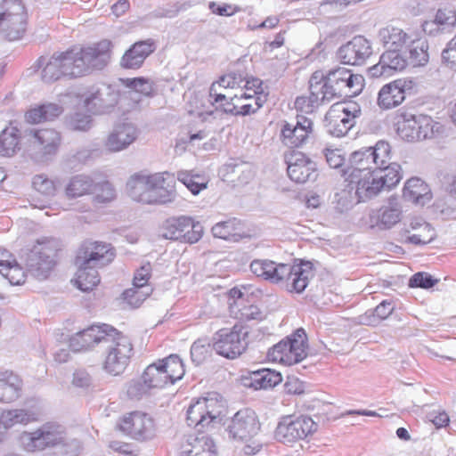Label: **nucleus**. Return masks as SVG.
<instances>
[{
  "label": "nucleus",
  "instance_id": "nucleus-33",
  "mask_svg": "<svg viewBox=\"0 0 456 456\" xmlns=\"http://www.w3.org/2000/svg\"><path fill=\"white\" fill-rule=\"evenodd\" d=\"M403 197L405 200L424 206L432 199L428 185L420 178L412 177L404 184Z\"/></svg>",
  "mask_w": 456,
  "mask_h": 456
},
{
  "label": "nucleus",
  "instance_id": "nucleus-18",
  "mask_svg": "<svg viewBox=\"0 0 456 456\" xmlns=\"http://www.w3.org/2000/svg\"><path fill=\"white\" fill-rule=\"evenodd\" d=\"M201 429L220 428L226 412V401L217 392H208L201 397Z\"/></svg>",
  "mask_w": 456,
  "mask_h": 456
},
{
  "label": "nucleus",
  "instance_id": "nucleus-32",
  "mask_svg": "<svg viewBox=\"0 0 456 456\" xmlns=\"http://www.w3.org/2000/svg\"><path fill=\"white\" fill-rule=\"evenodd\" d=\"M455 25L456 12L444 7L437 10L434 20L424 21L422 28L425 33L435 35L437 32L451 31Z\"/></svg>",
  "mask_w": 456,
  "mask_h": 456
},
{
  "label": "nucleus",
  "instance_id": "nucleus-62",
  "mask_svg": "<svg viewBox=\"0 0 456 456\" xmlns=\"http://www.w3.org/2000/svg\"><path fill=\"white\" fill-rule=\"evenodd\" d=\"M199 403V398L193 399L192 403L187 409L186 422L189 427L197 428L200 425V411L197 409Z\"/></svg>",
  "mask_w": 456,
  "mask_h": 456
},
{
  "label": "nucleus",
  "instance_id": "nucleus-37",
  "mask_svg": "<svg viewBox=\"0 0 456 456\" xmlns=\"http://www.w3.org/2000/svg\"><path fill=\"white\" fill-rule=\"evenodd\" d=\"M86 344H88V349H92L95 346H101L108 343L111 336L117 334V330L110 325H92L91 327L81 330Z\"/></svg>",
  "mask_w": 456,
  "mask_h": 456
},
{
  "label": "nucleus",
  "instance_id": "nucleus-42",
  "mask_svg": "<svg viewBox=\"0 0 456 456\" xmlns=\"http://www.w3.org/2000/svg\"><path fill=\"white\" fill-rule=\"evenodd\" d=\"M397 118L398 135L408 142L419 141L417 115L403 111L400 112Z\"/></svg>",
  "mask_w": 456,
  "mask_h": 456
},
{
  "label": "nucleus",
  "instance_id": "nucleus-9",
  "mask_svg": "<svg viewBox=\"0 0 456 456\" xmlns=\"http://www.w3.org/2000/svg\"><path fill=\"white\" fill-rule=\"evenodd\" d=\"M307 337L304 329L299 328L269 349L268 358L285 365L302 362L307 356Z\"/></svg>",
  "mask_w": 456,
  "mask_h": 456
},
{
  "label": "nucleus",
  "instance_id": "nucleus-23",
  "mask_svg": "<svg viewBox=\"0 0 456 456\" xmlns=\"http://www.w3.org/2000/svg\"><path fill=\"white\" fill-rule=\"evenodd\" d=\"M138 137V130L131 123L116 125L103 142L104 148L110 152H118L129 147Z\"/></svg>",
  "mask_w": 456,
  "mask_h": 456
},
{
  "label": "nucleus",
  "instance_id": "nucleus-6",
  "mask_svg": "<svg viewBox=\"0 0 456 456\" xmlns=\"http://www.w3.org/2000/svg\"><path fill=\"white\" fill-rule=\"evenodd\" d=\"M322 77L320 86L323 97L328 99V102L356 96L364 86V78L362 75L354 74L344 67L330 69L327 73L322 71Z\"/></svg>",
  "mask_w": 456,
  "mask_h": 456
},
{
  "label": "nucleus",
  "instance_id": "nucleus-43",
  "mask_svg": "<svg viewBox=\"0 0 456 456\" xmlns=\"http://www.w3.org/2000/svg\"><path fill=\"white\" fill-rule=\"evenodd\" d=\"M62 111V107L56 103H45L28 110L26 113V119L33 124L50 121L60 116Z\"/></svg>",
  "mask_w": 456,
  "mask_h": 456
},
{
  "label": "nucleus",
  "instance_id": "nucleus-53",
  "mask_svg": "<svg viewBox=\"0 0 456 456\" xmlns=\"http://www.w3.org/2000/svg\"><path fill=\"white\" fill-rule=\"evenodd\" d=\"M199 430L187 435L185 442L181 447L180 456H200Z\"/></svg>",
  "mask_w": 456,
  "mask_h": 456
},
{
  "label": "nucleus",
  "instance_id": "nucleus-11",
  "mask_svg": "<svg viewBox=\"0 0 456 456\" xmlns=\"http://www.w3.org/2000/svg\"><path fill=\"white\" fill-rule=\"evenodd\" d=\"M58 243L53 239L38 240L27 253L26 266L28 271L39 280L46 279L56 264Z\"/></svg>",
  "mask_w": 456,
  "mask_h": 456
},
{
  "label": "nucleus",
  "instance_id": "nucleus-39",
  "mask_svg": "<svg viewBox=\"0 0 456 456\" xmlns=\"http://www.w3.org/2000/svg\"><path fill=\"white\" fill-rule=\"evenodd\" d=\"M118 102V94L110 86H103L97 89L94 93L85 100V105L88 109L96 110H107L113 107Z\"/></svg>",
  "mask_w": 456,
  "mask_h": 456
},
{
  "label": "nucleus",
  "instance_id": "nucleus-49",
  "mask_svg": "<svg viewBox=\"0 0 456 456\" xmlns=\"http://www.w3.org/2000/svg\"><path fill=\"white\" fill-rule=\"evenodd\" d=\"M66 124L72 131L86 132L92 127L93 119L91 115L76 112L67 118Z\"/></svg>",
  "mask_w": 456,
  "mask_h": 456
},
{
  "label": "nucleus",
  "instance_id": "nucleus-36",
  "mask_svg": "<svg viewBox=\"0 0 456 456\" xmlns=\"http://www.w3.org/2000/svg\"><path fill=\"white\" fill-rule=\"evenodd\" d=\"M411 37L402 28L392 26L383 28L379 32V38L387 50H403Z\"/></svg>",
  "mask_w": 456,
  "mask_h": 456
},
{
  "label": "nucleus",
  "instance_id": "nucleus-21",
  "mask_svg": "<svg viewBox=\"0 0 456 456\" xmlns=\"http://www.w3.org/2000/svg\"><path fill=\"white\" fill-rule=\"evenodd\" d=\"M119 429L132 438L139 441L151 439L154 436V423L146 413L134 411L124 416L118 424Z\"/></svg>",
  "mask_w": 456,
  "mask_h": 456
},
{
  "label": "nucleus",
  "instance_id": "nucleus-13",
  "mask_svg": "<svg viewBox=\"0 0 456 456\" xmlns=\"http://www.w3.org/2000/svg\"><path fill=\"white\" fill-rule=\"evenodd\" d=\"M248 330L238 324L231 329H221L213 336V349L227 359H235L246 351L248 344Z\"/></svg>",
  "mask_w": 456,
  "mask_h": 456
},
{
  "label": "nucleus",
  "instance_id": "nucleus-7",
  "mask_svg": "<svg viewBox=\"0 0 456 456\" xmlns=\"http://www.w3.org/2000/svg\"><path fill=\"white\" fill-rule=\"evenodd\" d=\"M24 152L36 163H47L57 154L61 136L54 129L26 130L22 137Z\"/></svg>",
  "mask_w": 456,
  "mask_h": 456
},
{
  "label": "nucleus",
  "instance_id": "nucleus-27",
  "mask_svg": "<svg viewBox=\"0 0 456 456\" xmlns=\"http://www.w3.org/2000/svg\"><path fill=\"white\" fill-rule=\"evenodd\" d=\"M349 184H354L355 194L359 201H365L379 195L382 191L387 190L384 186V181H380L377 172L374 170L371 174L364 175L356 179L346 180Z\"/></svg>",
  "mask_w": 456,
  "mask_h": 456
},
{
  "label": "nucleus",
  "instance_id": "nucleus-63",
  "mask_svg": "<svg viewBox=\"0 0 456 456\" xmlns=\"http://www.w3.org/2000/svg\"><path fill=\"white\" fill-rule=\"evenodd\" d=\"M324 155L326 161L330 167L338 168L343 166L345 159L339 150L326 149L324 151Z\"/></svg>",
  "mask_w": 456,
  "mask_h": 456
},
{
  "label": "nucleus",
  "instance_id": "nucleus-47",
  "mask_svg": "<svg viewBox=\"0 0 456 456\" xmlns=\"http://www.w3.org/2000/svg\"><path fill=\"white\" fill-rule=\"evenodd\" d=\"M121 82L124 86L131 89L130 94H141L144 96H151L153 94V83L147 78H122Z\"/></svg>",
  "mask_w": 456,
  "mask_h": 456
},
{
  "label": "nucleus",
  "instance_id": "nucleus-38",
  "mask_svg": "<svg viewBox=\"0 0 456 456\" xmlns=\"http://www.w3.org/2000/svg\"><path fill=\"white\" fill-rule=\"evenodd\" d=\"M95 186L96 183L91 176L77 175L72 176L66 184L65 196L70 200L89 195L95 190Z\"/></svg>",
  "mask_w": 456,
  "mask_h": 456
},
{
  "label": "nucleus",
  "instance_id": "nucleus-8",
  "mask_svg": "<svg viewBox=\"0 0 456 456\" xmlns=\"http://www.w3.org/2000/svg\"><path fill=\"white\" fill-rule=\"evenodd\" d=\"M28 25V13L21 0H3L0 4V34L9 41L20 39Z\"/></svg>",
  "mask_w": 456,
  "mask_h": 456
},
{
  "label": "nucleus",
  "instance_id": "nucleus-61",
  "mask_svg": "<svg viewBox=\"0 0 456 456\" xmlns=\"http://www.w3.org/2000/svg\"><path fill=\"white\" fill-rule=\"evenodd\" d=\"M200 138V133H191V130H187L185 133L180 134L175 144L176 151L183 152L188 149L194 140Z\"/></svg>",
  "mask_w": 456,
  "mask_h": 456
},
{
  "label": "nucleus",
  "instance_id": "nucleus-45",
  "mask_svg": "<svg viewBox=\"0 0 456 456\" xmlns=\"http://www.w3.org/2000/svg\"><path fill=\"white\" fill-rule=\"evenodd\" d=\"M36 419V413L24 409H14L3 411L0 416V424L4 428H9L16 424H28Z\"/></svg>",
  "mask_w": 456,
  "mask_h": 456
},
{
  "label": "nucleus",
  "instance_id": "nucleus-1",
  "mask_svg": "<svg viewBox=\"0 0 456 456\" xmlns=\"http://www.w3.org/2000/svg\"><path fill=\"white\" fill-rule=\"evenodd\" d=\"M110 41L103 40L94 46L55 53L46 62L45 58H39V65H45L42 79L52 83L61 77H78L102 69L110 57Z\"/></svg>",
  "mask_w": 456,
  "mask_h": 456
},
{
  "label": "nucleus",
  "instance_id": "nucleus-30",
  "mask_svg": "<svg viewBox=\"0 0 456 456\" xmlns=\"http://www.w3.org/2000/svg\"><path fill=\"white\" fill-rule=\"evenodd\" d=\"M405 81L401 79L383 86L378 95V105L383 110H389L400 105L405 99Z\"/></svg>",
  "mask_w": 456,
  "mask_h": 456
},
{
  "label": "nucleus",
  "instance_id": "nucleus-60",
  "mask_svg": "<svg viewBox=\"0 0 456 456\" xmlns=\"http://www.w3.org/2000/svg\"><path fill=\"white\" fill-rule=\"evenodd\" d=\"M151 272V266L150 263H146L137 269L133 280L134 286L136 289L144 287L149 281Z\"/></svg>",
  "mask_w": 456,
  "mask_h": 456
},
{
  "label": "nucleus",
  "instance_id": "nucleus-52",
  "mask_svg": "<svg viewBox=\"0 0 456 456\" xmlns=\"http://www.w3.org/2000/svg\"><path fill=\"white\" fill-rule=\"evenodd\" d=\"M92 194H94V201L97 203L110 202L116 196L115 189L108 181L96 183L95 190H94Z\"/></svg>",
  "mask_w": 456,
  "mask_h": 456
},
{
  "label": "nucleus",
  "instance_id": "nucleus-22",
  "mask_svg": "<svg viewBox=\"0 0 456 456\" xmlns=\"http://www.w3.org/2000/svg\"><path fill=\"white\" fill-rule=\"evenodd\" d=\"M289 177L297 183L314 181L317 177L315 162L300 151L292 152L286 157Z\"/></svg>",
  "mask_w": 456,
  "mask_h": 456
},
{
  "label": "nucleus",
  "instance_id": "nucleus-44",
  "mask_svg": "<svg viewBox=\"0 0 456 456\" xmlns=\"http://www.w3.org/2000/svg\"><path fill=\"white\" fill-rule=\"evenodd\" d=\"M380 181H384V186L387 190H390L396 186L402 179L401 166L391 159L386 165H379L375 169Z\"/></svg>",
  "mask_w": 456,
  "mask_h": 456
},
{
  "label": "nucleus",
  "instance_id": "nucleus-10",
  "mask_svg": "<svg viewBox=\"0 0 456 456\" xmlns=\"http://www.w3.org/2000/svg\"><path fill=\"white\" fill-rule=\"evenodd\" d=\"M184 375V368L177 354H171L150 364L142 373V379L151 388H162L174 384Z\"/></svg>",
  "mask_w": 456,
  "mask_h": 456
},
{
  "label": "nucleus",
  "instance_id": "nucleus-4",
  "mask_svg": "<svg viewBox=\"0 0 456 456\" xmlns=\"http://www.w3.org/2000/svg\"><path fill=\"white\" fill-rule=\"evenodd\" d=\"M126 186L131 198L143 204H166L176 198L174 176L169 173L134 175Z\"/></svg>",
  "mask_w": 456,
  "mask_h": 456
},
{
  "label": "nucleus",
  "instance_id": "nucleus-59",
  "mask_svg": "<svg viewBox=\"0 0 456 456\" xmlns=\"http://www.w3.org/2000/svg\"><path fill=\"white\" fill-rule=\"evenodd\" d=\"M444 63L452 69H456V36L447 44L442 53Z\"/></svg>",
  "mask_w": 456,
  "mask_h": 456
},
{
  "label": "nucleus",
  "instance_id": "nucleus-35",
  "mask_svg": "<svg viewBox=\"0 0 456 456\" xmlns=\"http://www.w3.org/2000/svg\"><path fill=\"white\" fill-rule=\"evenodd\" d=\"M211 232L214 237L225 240L239 241L242 238L248 237L243 224L237 218L216 224L212 227Z\"/></svg>",
  "mask_w": 456,
  "mask_h": 456
},
{
  "label": "nucleus",
  "instance_id": "nucleus-54",
  "mask_svg": "<svg viewBox=\"0 0 456 456\" xmlns=\"http://www.w3.org/2000/svg\"><path fill=\"white\" fill-rule=\"evenodd\" d=\"M151 389V387L148 386V383L144 382L142 376L141 379L131 380L128 383L126 393L131 399H141Z\"/></svg>",
  "mask_w": 456,
  "mask_h": 456
},
{
  "label": "nucleus",
  "instance_id": "nucleus-16",
  "mask_svg": "<svg viewBox=\"0 0 456 456\" xmlns=\"http://www.w3.org/2000/svg\"><path fill=\"white\" fill-rule=\"evenodd\" d=\"M360 115L361 109L356 103H350L346 107L339 102L333 104L325 115L329 133L336 137L346 135Z\"/></svg>",
  "mask_w": 456,
  "mask_h": 456
},
{
  "label": "nucleus",
  "instance_id": "nucleus-56",
  "mask_svg": "<svg viewBox=\"0 0 456 456\" xmlns=\"http://www.w3.org/2000/svg\"><path fill=\"white\" fill-rule=\"evenodd\" d=\"M437 282L438 280L434 279L429 273L419 272L411 277L409 286L411 288L430 289Z\"/></svg>",
  "mask_w": 456,
  "mask_h": 456
},
{
  "label": "nucleus",
  "instance_id": "nucleus-2",
  "mask_svg": "<svg viewBox=\"0 0 456 456\" xmlns=\"http://www.w3.org/2000/svg\"><path fill=\"white\" fill-rule=\"evenodd\" d=\"M250 271L273 283H281L289 292L302 293L314 277L313 265L302 262L299 265L276 264L267 259H255Z\"/></svg>",
  "mask_w": 456,
  "mask_h": 456
},
{
  "label": "nucleus",
  "instance_id": "nucleus-17",
  "mask_svg": "<svg viewBox=\"0 0 456 456\" xmlns=\"http://www.w3.org/2000/svg\"><path fill=\"white\" fill-rule=\"evenodd\" d=\"M261 424L256 413L248 408L240 410L231 419L226 427L229 438L235 441H248L256 436Z\"/></svg>",
  "mask_w": 456,
  "mask_h": 456
},
{
  "label": "nucleus",
  "instance_id": "nucleus-26",
  "mask_svg": "<svg viewBox=\"0 0 456 456\" xmlns=\"http://www.w3.org/2000/svg\"><path fill=\"white\" fill-rule=\"evenodd\" d=\"M221 175L224 182L236 186L248 183L254 177L255 171L250 162L231 159L222 167Z\"/></svg>",
  "mask_w": 456,
  "mask_h": 456
},
{
  "label": "nucleus",
  "instance_id": "nucleus-25",
  "mask_svg": "<svg viewBox=\"0 0 456 456\" xmlns=\"http://www.w3.org/2000/svg\"><path fill=\"white\" fill-rule=\"evenodd\" d=\"M403 50H386L378 64L370 68L371 77L390 76L394 71H401L408 65V60L402 53Z\"/></svg>",
  "mask_w": 456,
  "mask_h": 456
},
{
  "label": "nucleus",
  "instance_id": "nucleus-24",
  "mask_svg": "<svg viewBox=\"0 0 456 456\" xmlns=\"http://www.w3.org/2000/svg\"><path fill=\"white\" fill-rule=\"evenodd\" d=\"M322 71L316 70L309 79V96H298L295 101L296 109L305 113H313L321 104L329 102L323 97L320 82L322 79Z\"/></svg>",
  "mask_w": 456,
  "mask_h": 456
},
{
  "label": "nucleus",
  "instance_id": "nucleus-48",
  "mask_svg": "<svg viewBox=\"0 0 456 456\" xmlns=\"http://www.w3.org/2000/svg\"><path fill=\"white\" fill-rule=\"evenodd\" d=\"M232 79V76L226 74L221 77L218 81L212 83L209 88V96L214 98L215 102H221L226 98V95L220 91L221 88L226 89L237 86L238 83Z\"/></svg>",
  "mask_w": 456,
  "mask_h": 456
},
{
  "label": "nucleus",
  "instance_id": "nucleus-40",
  "mask_svg": "<svg viewBox=\"0 0 456 456\" xmlns=\"http://www.w3.org/2000/svg\"><path fill=\"white\" fill-rule=\"evenodd\" d=\"M195 228L194 221L189 216L171 217L162 227V236L167 240H180L187 229Z\"/></svg>",
  "mask_w": 456,
  "mask_h": 456
},
{
  "label": "nucleus",
  "instance_id": "nucleus-57",
  "mask_svg": "<svg viewBox=\"0 0 456 456\" xmlns=\"http://www.w3.org/2000/svg\"><path fill=\"white\" fill-rule=\"evenodd\" d=\"M32 184L35 190L45 196H52L54 194L55 186L53 182L44 175H37L34 176Z\"/></svg>",
  "mask_w": 456,
  "mask_h": 456
},
{
  "label": "nucleus",
  "instance_id": "nucleus-12",
  "mask_svg": "<svg viewBox=\"0 0 456 456\" xmlns=\"http://www.w3.org/2000/svg\"><path fill=\"white\" fill-rule=\"evenodd\" d=\"M66 441L65 428L56 423L44 424L34 432H24L20 436L21 446L30 452L65 445Z\"/></svg>",
  "mask_w": 456,
  "mask_h": 456
},
{
  "label": "nucleus",
  "instance_id": "nucleus-50",
  "mask_svg": "<svg viewBox=\"0 0 456 456\" xmlns=\"http://www.w3.org/2000/svg\"><path fill=\"white\" fill-rule=\"evenodd\" d=\"M9 253L6 250L0 249V272L10 271L12 273H18L19 277H11V284L20 285L25 281L24 272L17 265H12L7 259Z\"/></svg>",
  "mask_w": 456,
  "mask_h": 456
},
{
  "label": "nucleus",
  "instance_id": "nucleus-31",
  "mask_svg": "<svg viewBox=\"0 0 456 456\" xmlns=\"http://www.w3.org/2000/svg\"><path fill=\"white\" fill-rule=\"evenodd\" d=\"M23 381L12 370H0V402L12 403L20 397Z\"/></svg>",
  "mask_w": 456,
  "mask_h": 456
},
{
  "label": "nucleus",
  "instance_id": "nucleus-20",
  "mask_svg": "<svg viewBox=\"0 0 456 456\" xmlns=\"http://www.w3.org/2000/svg\"><path fill=\"white\" fill-rule=\"evenodd\" d=\"M372 54V45L363 36H355L347 43L342 45L337 55L340 61L344 64L352 66H360Z\"/></svg>",
  "mask_w": 456,
  "mask_h": 456
},
{
  "label": "nucleus",
  "instance_id": "nucleus-3",
  "mask_svg": "<svg viewBox=\"0 0 456 456\" xmlns=\"http://www.w3.org/2000/svg\"><path fill=\"white\" fill-rule=\"evenodd\" d=\"M115 257L110 244L85 241L77 249L75 258L77 288L82 291L92 290L100 282L98 269L111 263Z\"/></svg>",
  "mask_w": 456,
  "mask_h": 456
},
{
  "label": "nucleus",
  "instance_id": "nucleus-34",
  "mask_svg": "<svg viewBox=\"0 0 456 456\" xmlns=\"http://www.w3.org/2000/svg\"><path fill=\"white\" fill-rule=\"evenodd\" d=\"M402 213L401 206L397 202L390 201L387 206H383L371 215L370 220L373 226L382 230L390 229L401 221Z\"/></svg>",
  "mask_w": 456,
  "mask_h": 456
},
{
  "label": "nucleus",
  "instance_id": "nucleus-5",
  "mask_svg": "<svg viewBox=\"0 0 456 456\" xmlns=\"http://www.w3.org/2000/svg\"><path fill=\"white\" fill-rule=\"evenodd\" d=\"M390 159V145L387 142L379 141L374 147L362 148L354 151L350 155L348 165L342 170V175L345 181L356 179L371 174L379 165H386Z\"/></svg>",
  "mask_w": 456,
  "mask_h": 456
},
{
  "label": "nucleus",
  "instance_id": "nucleus-19",
  "mask_svg": "<svg viewBox=\"0 0 456 456\" xmlns=\"http://www.w3.org/2000/svg\"><path fill=\"white\" fill-rule=\"evenodd\" d=\"M281 141L289 148L303 146L314 137L313 121L304 116H297L296 123L285 122L281 133Z\"/></svg>",
  "mask_w": 456,
  "mask_h": 456
},
{
  "label": "nucleus",
  "instance_id": "nucleus-46",
  "mask_svg": "<svg viewBox=\"0 0 456 456\" xmlns=\"http://www.w3.org/2000/svg\"><path fill=\"white\" fill-rule=\"evenodd\" d=\"M409 53L410 62L413 66H424L428 62V45L427 42L411 37V41L405 46Z\"/></svg>",
  "mask_w": 456,
  "mask_h": 456
},
{
  "label": "nucleus",
  "instance_id": "nucleus-58",
  "mask_svg": "<svg viewBox=\"0 0 456 456\" xmlns=\"http://www.w3.org/2000/svg\"><path fill=\"white\" fill-rule=\"evenodd\" d=\"M423 230L428 232L426 235L413 234L407 238V241L415 245H426L432 242L436 238L435 230L429 224H423Z\"/></svg>",
  "mask_w": 456,
  "mask_h": 456
},
{
  "label": "nucleus",
  "instance_id": "nucleus-55",
  "mask_svg": "<svg viewBox=\"0 0 456 456\" xmlns=\"http://www.w3.org/2000/svg\"><path fill=\"white\" fill-rule=\"evenodd\" d=\"M199 177L200 175L194 173V170H180L177 172L178 181L184 184L194 195L200 193V183L195 181Z\"/></svg>",
  "mask_w": 456,
  "mask_h": 456
},
{
  "label": "nucleus",
  "instance_id": "nucleus-14",
  "mask_svg": "<svg viewBox=\"0 0 456 456\" xmlns=\"http://www.w3.org/2000/svg\"><path fill=\"white\" fill-rule=\"evenodd\" d=\"M107 352L103 362V369L113 376L124 372L132 356L133 346L129 338L117 330L108 343L102 346Z\"/></svg>",
  "mask_w": 456,
  "mask_h": 456
},
{
  "label": "nucleus",
  "instance_id": "nucleus-41",
  "mask_svg": "<svg viewBox=\"0 0 456 456\" xmlns=\"http://www.w3.org/2000/svg\"><path fill=\"white\" fill-rule=\"evenodd\" d=\"M20 134L17 127L7 126L0 133V156L12 157L20 150Z\"/></svg>",
  "mask_w": 456,
  "mask_h": 456
},
{
  "label": "nucleus",
  "instance_id": "nucleus-29",
  "mask_svg": "<svg viewBox=\"0 0 456 456\" xmlns=\"http://www.w3.org/2000/svg\"><path fill=\"white\" fill-rule=\"evenodd\" d=\"M154 51L155 45L152 39L136 42L124 53L120 65L126 69H138Z\"/></svg>",
  "mask_w": 456,
  "mask_h": 456
},
{
  "label": "nucleus",
  "instance_id": "nucleus-28",
  "mask_svg": "<svg viewBox=\"0 0 456 456\" xmlns=\"http://www.w3.org/2000/svg\"><path fill=\"white\" fill-rule=\"evenodd\" d=\"M280 372L270 369H262L243 375L240 379L241 385L245 387L258 389H267L275 387L281 382Z\"/></svg>",
  "mask_w": 456,
  "mask_h": 456
},
{
  "label": "nucleus",
  "instance_id": "nucleus-64",
  "mask_svg": "<svg viewBox=\"0 0 456 456\" xmlns=\"http://www.w3.org/2000/svg\"><path fill=\"white\" fill-rule=\"evenodd\" d=\"M208 7L213 13L220 16H232L239 10L238 7L232 4H224L223 5H217L215 2H210Z\"/></svg>",
  "mask_w": 456,
  "mask_h": 456
},
{
  "label": "nucleus",
  "instance_id": "nucleus-51",
  "mask_svg": "<svg viewBox=\"0 0 456 456\" xmlns=\"http://www.w3.org/2000/svg\"><path fill=\"white\" fill-rule=\"evenodd\" d=\"M436 125L438 124L435 123L431 117L423 114L417 115L419 141L433 137Z\"/></svg>",
  "mask_w": 456,
  "mask_h": 456
},
{
  "label": "nucleus",
  "instance_id": "nucleus-15",
  "mask_svg": "<svg viewBox=\"0 0 456 456\" xmlns=\"http://www.w3.org/2000/svg\"><path fill=\"white\" fill-rule=\"evenodd\" d=\"M318 425L306 415L281 418L275 429V438L282 444L303 440L317 430Z\"/></svg>",
  "mask_w": 456,
  "mask_h": 456
}]
</instances>
